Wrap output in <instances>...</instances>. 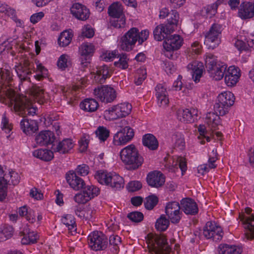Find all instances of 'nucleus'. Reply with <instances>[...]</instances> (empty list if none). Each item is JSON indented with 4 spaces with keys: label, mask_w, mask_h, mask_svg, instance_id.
I'll list each match as a JSON object with an SVG mask.
<instances>
[{
    "label": "nucleus",
    "mask_w": 254,
    "mask_h": 254,
    "mask_svg": "<svg viewBox=\"0 0 254 254\" xmlns=\"http://www.w3.org/2000/svg\"><path fill=\"white\" fill-rule=\"evenodd\" d=\"M198 110L194 108L190 109H179L177 111V119L185 123L193 122L198 116Z\"/></svg>",
    "instance_id": "15"
},
{
    "label": "nucleus",
    "mask_w": 254,
    "mask_h": 254,
    "mask_svg": "<svg viewBox=\"0 0 254 254\" xmlns=\"http://www.w3.org/2000/svg\"><path fill=\"white\" fill-rule=\"evenodd\" d=\"M172 140L176 147H179L180 149L184 148L185 142L184 136L181 133L175 132L172 136Z\"/></svg>",
    "instance_id": "50"
},
{
    "label": "nucleus",
    "mask_w": 254,
    "mask_h": 254,
    "mask_svg": "<svg viewBox=\"0 0 254 254\" xmlns=\"http://www.w3.org/2000/svg\"><path fill=\"white\" fill-rule=\"evenodd\" d=\"M72 36V32L69 30L63 32L58 39L60 46L65 47L68 45L71 41Z\"/></svg>",
    "instance_id": "47"
},
{
    "label": "nucleus",
    "mask_w": 254,
    "mask_h": 254,
    "mask_svg": "<svg viewBox=\"0 0 254 254\" xmlns=\"http://www.w3.org/2000/svg\"><path fill=\"white\" fill-rule=\"evenodd\" d=\"M112 74L111 69L106 65H103L97 68L96 74L94 76L96 82L102 83L106 78L109 77Z\"/></svg>",
    "instance_id": "29"
},
{
    "label": "nucleus",
    "mask_w": 254,
    "mask_h": 254,
    "mask_svg": "<svg viewBox=\"0 0 254 254\" xmlns=\"http://www.w3.org/2000/svg\"><path fill=\"white\" fill-rule=\"evenodd\" d=\"M147 184L152 187L159 188L162 186L165 182V178L163 174L159 171H154L148 174L146 177Z\"/></svg>",
    "instance_id": "19"
},
{
    "label": "nucleus",
    "mask_w": 254,
    "mask_h": 254,
    "mask_svg": "<svg viewBox=\"0 0 254 254\" xmlns=\"http://www.w3.org/2000/svg\"><path fill=\"white\" fill-rule=\"evenodd\" d=\"M124 7L119 2L113 3L108 8V14L116 19L111 21L113 26L118 28H124L126 26V18L124 12Z\"/></svg>",
    "instance_id": "3"
},
{
    "label": "nucleus",
    "mask_w": 254,
    "mask_h": 254,
    "mask_svg": "<svg viewBox=\"0 0 254 254\" xmlns=\"http://www.w3.org/2000/svg\"><path fill=\"white\" fill-rule=\"evenodd\" d=\"M1 127L2 130L5 133H9L12 129V124L9 122L8 119L6 116L5 114H3L2 116Z\"/></svg>",
    "instance_id": "60"
},
{
    "label": "nucleus",
    "mask_w": 254,
    "mask_h": 254,
    "mask_svg": "<svg viewBox=\"0 0 254 254\" xmlns=\"http://www.w3.org/2000/svg\"><path fill=\"white\" fill-rule=\"evenodd\" d=\"M251 211V208H246L245 212L247 214L241 217V220L243 221L244 227L246 229L245 237L247 240L254 238V215H250Z\"/></svg>",
    "instance_id": "12"
},
{
    "label": "nucleus",
    "mask_w": 254,
    "mask_h": 254,
    "mask_svg": "<svg viewBox=\"0 0 254 254\" xmlns=\"http://www.w3.org/2000/svg\"><path fill=\"white\" fill-rule=\"evenodd\" d=\"M62 223L64 225L72 235L76 231V225L74 216L71 214H64L61 218Z\"/></svg>",
    "instance_id": "34"
},
{
    "label": "nucleus",
    "mask_w": 254,
    "mask_h": 254,
    "mask_svg": "<svg viewBox=\"0 0 254 254\" xmlns=\"http://www.w3.org/2000/svg\"><path fill=\"white\" fill-rule=\"evenodd\" d=\"M157 103L160 107L165 108L169 105V100L165 83H158L155 88Z\"/></svg>",
    "instance_id": "14"
},
{
    "label": "nucleus",
    "mask_w": 254,
    "mask_h": 254,
    "mask_svg": "<svg viewBox=\"0 0 254 254\" xmlns=\"http://www.w3.org/2000/svg\"><path fill=\"white\" fill-rule=\"evenodd\" d=\"M4 180H6V184H5V197L7 195V188L8 183L10 182L11 183L15 185H17L20 180V177L18 174L12 170H8V172H5V175L4 177Z\"/></svg>",
    "instance_id": "39"
},
{
    "label": "nucleus",
    "mask_w": 254,
    "mask_h": 254,
    "mask_svg": "<svg viewBox=\"0 0 254 254\" xmlns=\"http://www.w3.org/2000/svg\"><path fill=\"white\" fill-rule=\"evenodd\" d=\"M187 68L190 71L193 81L195 83L198 82L204 71L203 64L201 62L193 61L188 65Z\"/></svg>",
    "instance_id": "21"
},
{
    "label": "nucleus",
    "mask_w": 254,
    "mask_h": 254,
    "mask_svg": "<svg viewBox=\"0 0 254 254\" xmlns=\"http://www.w3.org/2000/svg\"><path fill=\"white\" fill-rule=\"evenodd\" d=\"M142 144L150 150H155L158 147V142L156 137L152 134H146L142 137Z\"/></svg>",
    "instance_id": "36"
},
{
    "label": "nucleus",
    "mask_w": 254,
    "mask_h": 254,
    "mask_svg": "<svg viewBox=\"0 0 254 254\" xmlns=\"http://www.w3.org/2000/svg\"><path fill=\"white\" fill-rule=\"evenodd\" d=\"M241 74L239 68L235 66H230L225 73L224 80L228 86H233L236 84Z\"/></svg>",
    "instance_id": "20"
},
{
    "label": "nucleus",
    "mask_w": 254,
    "mask_h": 254,
    "mask_svg": "<svg viewBox=\"0 0 254 254\" xmlns=\"http://www.w3.org/2000/svg\"><path fill=\"white\" fill-rule=\"evenodd\" d=\"M109 130L103 126L99 127L95 131L96 136L102 141L107 139L109 136Z\"/></svg>",
    "instance_id": "55"
},
{
    "label": "nucleus",
    "mask_w": 254,
    "mask_h": 254,
    "mask_svg": "<svg viewBox=\"0 0 254 254\" xmlns=\"http://www.w3.org/2000/svg\"><path fill=\"white\" fill-rule=\"evenodd\" d=\"M179 165L180 169L182 171V175L187 170V166L186 158L183 157H177L176 161L173 162L172 168H170L172 170L175 171V168L178 169L177 166Z\"/></svg>",
    "instance_id": "49"
},
{
    "label": "nucleus",
    "mask_w": 254,
    "mask_h": 254,
    "mask_svg": "<svg viewBox=\"0 0 254 254\" xmlns=\"http://www.w3.org/2000/svg\"><path fill=\"white\" fill-rule=\"evenodd\" d=\"M71 13L77 19L86 20L90 15V11L87 7L81 3H74L70 8Z\"/></svg>",
    "instance_id": "18"
},
{
    "label": "nucleus",
    "mask_w": 254,
    "mask_h": 254,
    "mask_svg": "<svg viewBox=\"0 0 254 254\" xmlns=\"http://www.w3.org/2000/svg\"><path fill=\"white\" fill-rule=\"evenodd\" d=\"M179 15L176 10L172 11L170 17L168 19V23L166 24L169 27L173 28V32L179 23Z\"/></svg>",
    "instance_id": "52"
},
{
    "label": "nucleus",
    "mask_w": 254,
    "mask_h": 254,
    "mask_svg": "<svg viewBox=\"0 0 254 254\" xmlns=\"http://www.w3.org/2000/svg\"><path fill=\"white\" fill-rule=\"evenodd\" d=\"M217 7V4L215 3L207 5L202 9L201 15L205 17H211L215 14Z\"/></svg>",
    "instance_id": "51"
},
{
    "label": "nucleus",
    "mask_w": 254,
    "mask_h": 254,
    "mask_svg": "<svg viewBox=\"0 0 254 254\" xmlns=\"http://www.w3.org/2000/svg\"><path fill=\"white\" fill-rule=\"evenodd\" d=\"M143 214L139 211H133L128 214V218H129L132 222L135 223L140 222L143 220Z\"/></svg>",
    "instance_id": "64"
},
{
    "label": "nucleus",
    "mask_w": 254,
    "mask_h": 254,
    "mask_svg": "<svg viewBox=\"0 0 254 254\" xmlns=\"http://www.w3.org/2000/svg\"><path fill=\"white\" fill-rule=\"evenodd\" d=\"M98 107V102L93 99H86L80 104V107L82 110L89 112L96 111Z\"/></svg>",
    "instance_id": "42"
},
{
    "label": "nucleus",
    "mask_w": 254,
    "mask_h": 254,
    "mask_svg": "<svg viewBox=\"0 0 254 254\" xmlns=\"http://www.w3.org/2000/svg\"><path fill=\"white\" fill-rule=\"evenodd\" d=\"M198 131L199 133V135L198 136L197 138L200 144H204L205 143V139L207 142H209L211 140V138L209 136L205 135L206 130L204 126L200 125L198 127Z\"/></svg>",
    "instance_id": "59"
},
{
    "label": "nucleus",
    "mask_w": 254,
    "mask_h": 254,
    "mask_svg": "<svg viewBox=\"0 0 254 254\" xmlns=\"http://www.w3.org/2000/svg\"><path fill=\"white\" fill-rule=\"evenodd\" d=\"M218 159V154L217 150L213 149L209 154V159L208 163L205 164L200 165L198 167V172L203 174L204 172H208L211 169H214L216 167L215 162Z\"/></svg>",
    "instance_id": "26"
},
{
    "label": "nucleus",
    "mask_w": 254,
    "mask_h": 254,
    "mask_svg": "<svg viewBox=\"0 0 254 254\" xmlns=\"http://www.w3.org/2000/svg\"><path fill=\"white\" fill-rule=\"evenodd\" d=\"M205 65L210 76L216 80H220L224 76L227 65L217 59V57L211 53L205 55Z\"/></svg>",
    "instance_id": "2"
},
{
    "label": "nucleus",
    "mask_w": 254,
    "mask_h": 254,
    "mask_svg": "<svg viewBox=\"0 0 254 254\" xmlns=\"http://www.w3.org/2000/svg\"><path fill=\"white\" fill-rule=\"evenodd\" d=\"M88 245L94 251L104 249L107 245V239L102 233L94 231L89 234L88 237Z\"/></svg>",
    "instance_id": "9"
},
{
    "label": "nucleus",
    "mask_w": 254,
    "mask_h": 254,
    "mask_svg": "<svg viewBox=\"0 0 254 254\" xmlns=\"http://www.w3.org/2000/svg\"><path fill=\"white\" fill-rule=\"evenodd\" d=\"M172 32V28L169 27L167 24H161L156 27L153 31V35L155 40L161 41L164 39L167 35Z\"/></svg>",
    "instance_id": "28"
},
{
    "label": "nucleus",
    "mask_w": 254,
    "mask_h": 254,
    "mask_svg": "<svg viewBox=\"0 0 254 254\" xmlns=\"http://www.w3.org/2000/svg\"><path fill=\"white\" fill-rule=\"evenodd\" d=\"M127 122L124 120V125L121 126L122 129L118 131L114 137V141L116 145H124L127 143V132L126 125Z\"/></svg>",
    "instance_id": "31"
},
{
    "label": "nucleus",
    "mask_w": 254,
    "mask_h": 254,
    "mask_svg": "<svg viewBox=\"0 0 254 254\" xmlns=\"http://www.w3.org/2000/svg\"><path fill=\"white\" fill-rule=\"evenodd\" d=\"M181 209L179 203L177 201L170 202L167 204L165 207V213L172 223H178L181 219L183 213L181 211Z\"/></svg>",
    "instance_id": "10"
},
{
    "label": "nucleus",
    "mask_w": 254,
    "mask_h": 254,
    "mask_svg": "<svg viewBox=\"0 0 254 254\" xmlns=\"http://www.w3.org/2000/svg\"><path fill=\"white\" fill-rule=\"evenodd\" d=\"M66 180L69 186L75 190H80L85 186L84 181L73 171H69L66 174Z\"/></svg>",
    "instance_id": "23"
},
{
    "label": "nucleus",
    "mask_w": 254,
    "mask_h": 254,
    "mask_svg": "<svg viewBox=\"0 0 254 254\" xmlns=\"http://www.w3.org/2000/svg\"><path fill=\"white\" fill-rule=\"evenodd\" d=\"M5 172L0 165V200L2 201L5 198L6 180L4 177Z\"/></svg>",
    "instance_id": "48"
},
{
    "label": "nucleus",
    "mask_w": 254,
    "mask_h": 254,
    "mask_svg": "<svg viewBox=\"0 0 254 254\" xmlns=\"http://www.w3.org/2000/svg\"><path fill=\"white\" fill-rule=\"evenodd\" d=\"M146 70L144 68L138 69L135 76L134 83L137 85H141L146 78Z\"/></svg>",
    "instance_id": "56"
},
{
    "label": "nucleus",
    "mask_w": 254,
    "mask_h": 254,
    "mask_svg": "<svg viewBox=\"0 0 254 254\" xmlns=\"http://www.w3.org/2000/svg\"><path fill=\"white\" fill-rule=\"evenodd\" d=\"M74 146V142L70 138H65L59 142L57 145L53 144L52 150L61 154L68 153Z\"/></svg>",
    "instance_id": "25"
},
{
    "label": "nucleus",
    "mask_w": 254,
    "mask_h": 254,
    "mask_svg": "<svg viewBox=\"0 0 254 254\" xmlns=\"http://www.w3.org/2000/svg\"><path fill=\"white\" fill-rule=\"evenodd\" d=\"M144 160L134 144L128 145V171L136 170L142 165Z\"/></svg>",
    "instance_id": "7"
},
{
    "label": "nucleus",
    "mask_w": 254,
    "mask_h": 254,
    "mask_svg": "<svg viewBox=\"0 0 254 254\" xmlns=\"http://www.w3.org/2000/svg\"><path fill=\"white\" fill-rule=\"evenodd\" d=\"M181 208L188 215H194L198 212L196 202L190 198H184L181 201Z\"/></svg>",
    "instance_id": "27"
},
{
    "label": "nucleus",
    "mask_w": 254,
    "mask_h": 254,
    "mask_svg": "<svg viewBox=\"0 0 254 254\" xmlns=\"http://www.w3.org/2000/svg\"><path fill=\"white\" fill-rule=\"evenodd\" d=\"M0 92L5 94L10 99L11 104L13 106V110L17 115L23 117L26 115L34 116L36 114L37 108L26 96L16 94L10 87H2Z\"/></svg>",
    "instance_id": "1"
},
{
    "label": "nucleus",
    "mask_w": 254,
    "mask_h": 254,
    "mask_svg": "<svg viewBox=\"0 0 254 254\" xmlns=\"http://www.w3.org/2000/svg\"><path fill=\"white\" fill-rule=\"evenodd\" d=\"M235 99V96L232 92L225 91L219 94L217 100L220 101L221 104L226 105V107L230 108L233 105Z\"/></svg>",
    "instance_id": "37"
},
{
    "label": "nucleus",
    "mask_w": 254,
    "mask_h": 254,
    "mask_svg": "<svg viewBox=\"0 0 254 254\" xmlns=\"http://www.w3.org/2000/svg\"><path fill=\"white\" fill-rule=\"evenodd\" d=\"M169 225V220L164 216L161 217L157 220L155 224L156 228L160 231H165Z\"/></svg>",
    "instance_id": "53"
},
{
    "label": "nucleus",
    "mask_w": 254,
    "mask_h": 254,
    "mask_svg": "<svg viewBox=\"0 0 254 254\" xmlns=\"http://www.w3.org/2000/svg\"><path fill=\"white\" fill-rule=\"evenodd\" d=\"M148 246L152 250V254H169L171 249L163 237H153L147 241Z\"/></svg>",
    "instance_id": "5"
},
{
    "label": "nucleus",
    "mask_w": 254,
    "mask_h": 254,
    "mask_svg": "<svg viewBox=\"0 0 254 254\" xmlns=\"http://www.w3.org/2000/svg\"><path fill=\"white\" fill-rule=\"evenodd\" d=\"M203 234L207 239H212L213 241H220L223 236L221 227L214 222H207L203 228Z\"/></svg>",
    "instance_id": "8"
},
{
    "label": "nucleus",
    "mask_w": 254,
    "mask_h": 254,
    "mask_svg": "<svg viewBox=\"0 0 254 254\" xmlns=\"http://www.w3.org/2000/svg\"><path fill=\"white\" fill-rule=\"evenodd\" d=\"M71 65V59L69 55L64 54L60 56L57 61V66L59 69L64 70Z\"/></svg>",
    "instance_id": "45"
},
{
    "label": "nucleus",
    "mask_w": 254,
    "mask_h": 254,
    "mask_svg": "<svg viewBox=\"0 0 254 254\" xmlns=\"http://www.w3.org/2000/svg\"><path fill=\"white\" fill-rule=\"evenodd\" d=\"M55 139L53 132L50 130L41 131L35 138L36 143L41 146L52 144Z\"/></svg>",
    "instance_id": "24"
},
{
    "label": "nucleus",
    "mask_w": 254,
    "mask_h": 254,
    "mask_svg": "<svg viewBox=\"0 0 254 254\" xmlns=\"http://www.w3.org/2000/svg\"><path fill=\"white\" fill-rule=\"evenodd\" d=\"M189 54L191 55H199L201 53L202 46L198 41H195L193 42L190 48H189L187 50Z\"/></svg>",
    "instance_id": "63"
},
{
    "label": "nucleus",
    "mask_w": 254,
    "mask_h": 254,
    "mask_svg": "<svg viewBox=\"0 0 254 254\" xmlns=\"http://www.w3.org/2000/svg\"><path fill=\"white\" fill-rule=\"evenodd\" d=\"M205 122L211 129H216L220 125V118L215 112H209L206 115Z\"/></svg>",
    "instance_id": "32"
},
{
    "label": "nucleus",
    "mask_w": 254,
    "mask_h": 254,
    "mask_svg": "<svg viewBox=\"0 0 254 254\" xmlns=\"http://www.w3.org/2000/svg\"><path fill=\"white\" fill-rule=\"evenodd\" d=\"M83 191L87 196L90 197V200L99 193V189L94 186H87L84 188Z\"/></svg>",
    "instance_id": "61"
},
{
    "label": "nucleus",
    "mask_w": 254,
    "mask_h": 254,
    "mask_svg": "<svg viewBox=\"0 0 254 254\" xmlns=\"http://www.w3.org/2000/svg\"><path fill=\"white\" fill-rule=\"evenodd\" d=\"M158 198L155 195H150L147 197L144 202L145 207L148 210H151L157 204Z\"/></svg>",
    "instance_id": "62"
},
{
    "label": "nucleus",
    "mask_w": 254,
    "mask_h": 254,
    "mask_svg": "<svg viewBox=\"0 0 254 254\" xmlns=\"http://www.w3.org/2000/svg\"><path fill=\"white\" fill-rule=\"evenodd\" d=\"M183 39L179 35H173L167 38L163 43V47L167 52H172L179 49L183 45Z\"/></svg>",
    "instance_id": "16"
},
{
    "label": "nucleus",
    "mask_w": 254,
    "mask_h": 254,
    "mask_svg": "<svg viewBox=\"0 0 254 254\" xmlns=\"http://www.w3.org/2000/svg\"><path fill=\"white\" fill-rule=\"evenodd\" d=\"M127 115V103L126 102L109 107L104 113V118L108 121H113L124 118Z\"/></svg>",
    "instance_id": "6"
},
{
    "label": "nucleus",
    "mask_w": 254,
    "mask_h": 254,
    "mask_svg": "<svg viewBox=\"0 0 254 254\" xmlns=\"http://www.w3.org/2000/svg\"><path fill=\"white\" fill-rule=\"evenodd\" d=\"M124 186L123 178L115 172H112L108 186L116 189L123 188Z\"/></svg>",
    "instance_id": "38"
},
{
    "label": "nucleus",
    "mask_w": 254,
    "mask_h": 254,
    "mask_svg": "<svg viewBox=\"0 0 254 254\" xmlns=\"http://www.w3.org/2000/svg\"><path fill=\"white\" fill-rule=\"evenodd\" d=\"M15 70L17 76L21 81L29 79V76L31 74L33 65L28 62H25L23 64H17L15 65Z\"/></svg>",
    "instance_id": "22"
},
{
    "label": "nucleus",
    "mask_w": 254,
    "mask_h": 254,
    "mask_svg": "<svg viewBox=\"0 0 254 254\" xmlns=\"http://www.w3.org/2000/svg\"><path fill=\"white\" fill-rule=\"evenodd\" d=\"M20 127L22 131L26 134H31L38 128L35 121L27 119H23L21 120Z\"/></svg>",
    "instance_id": "30"
},
{
    "label": "nucleus",
    "mask_w": 254,
    "mask_h": 254,
    "mask_svg": "<svg viewBox=\"0 0 254 254\" xmlns=\"http://www.w3.org/2000/svg\"><path fill=\"white\" fill-rule=\"evenodd\" d=\"M222 26L217 23L213 24L205 35L204 44L208 49H214L221 42Z\"/></svg>",
    "instance_id": "4"
},
{
    "label": "nucleus",
    "mask_w": 254,
    "mask_h": 254,
    "mask_svg": "<svg viewBox=\"0 0 254 254\" xmlns=\"http://www.w3.org/2000/svg\"><path fill=\"white\" fill-rule=\"evenodd\" d=\"M35 64L36 68L35 70L34 69L33 71L36 74L34 77L36 79L41 80L48 76V71L38 61H35Z\"/></svg>",
    "instance_id": "43"
},
{
    "label": "nucleus",
    "mask_w": 254,
    "mask_h": 254,
    "mask_svg": "<svg viewBox=\"0 0 254 254\" xmlns=\"http://www.w3.org/2000/svg\"><path fill=\"white\" fill-rule=\"evenodd\" d=\"M111 173L107 171L100 170L96 172L94 177L100 184L108 186Z\"/></svg>",
    "instance_id": "44"
},
{
    "label": "nucleus",
    "mask_w": 254,
    "mask_h": 254,
    "mask_svg": "<svg viewBox=\"0 0 254 254\" xmlns=\"http://www.w3.org/2000/svg\"><path fill=\"white\" fill-rule=\"evenodd\" d=\"M229 107H226L223 104H221L220 101L217 100L214 105V112L219 114V116H224L229 111Z\"/></svg>",
    "instance_id": "57"
},
{
    "label": "nucleus",
    "mask_w": 254,
    "mask_h": 254,
    "mask_svg": "<svg viewBox=\"0 0 254 254\" xmlns=\"http://www.w3.org/2000/svg\"><path fill=\"white\" fill-rule=\"evenodd\" d=\"M121 244V238L118 235H112L109 238V248L114 254H118L119 251V245Z\"/></svg>",
    "instance_id": "46"
},
{
    "label": "nucleus",
    "mask_w": 254,
    "mask_h": 254,
    "mask_svg": "<svg viewBox=\"0 0 254 254\" xmlns=\"http://www.w3.org/2000/svg\"><path fill=\"white\" fill-rule=\"evenodd\" d=\"M95 96L100 101L106 103H110L116 97L115 89L108 86L95 88L94 90Z\"/></svg>",
    "instance_id": "11"
},
{
    "label": "nucleus",
    "mask_w": 254,
    "mask_h": 254,
    "mask_svg": "<svg viewBox=\"0 0 254 254\" xmlns=\"http://www.w3.org/2000/svg\"><path fill=\"white\" fill-rule=\"evenodd\" d=\"M31 96L40 104L44 103L48 99V95L44 90L39 87H33L31 91Z\"/></svg>",
    "instance_id": "33"
},
{
    "label": "nucleus",
    "mask_w": 254,
    "mask_h": 254,
    "mask_svg": "<svg viewBox=\"0 0 254 254\" xmlns=\"http://www.w3.org/2000/svg\"><path fill=\"white\" fill-rule=\"evenodd\" d=\"M238 14L242 19H248L254 17V1L242 2L239 7Z\"/></svg>",
    "instance_id": "17"
},
{
    "label": "nucleus",
    "mask_w": 254,
    "mask_h": 254,
    "mask_svg": "<svg viewBox=\"0 0 254 254\" xmlns=\"http://www.w3.org/2000/svg\"><path fill=\"white\" fill-rule=\"evenodd\" d=\"M95 50L94 45L91 43H83L79 47L81 64L86 66L89 63V59Z\"/></svg>",
    "instance_id": "13"
},
{
    "label": "nucleus",
    "mask_w": 254,
    "mask_h": 254,
    "mask_svg": "<svg viewBox=\"0 0 254 254\" xmlns=\"http://www.w3.org/2000/svg\"><path fill=\"white\" fill-rule=\"evenodd\" d=\"M139 31L137 28L133 27L128 31V45H134L138 41Z\"/></svg>",
    "instance_id": "54"
},
{
    "label": "nucleus",
    "mask_w": 254,
    "mask_h": 254,
    "mask_svg": "<svg viewBox=\"0 0 254 254\" xmlns=\"http://www.w3.org/2000/svg\"><path fill=\"white\" fill-rule=\"evenodd\" d=\"M22 236L21 242L23 245L34 244L37 242L38 238V236L36 232L30 231L28 229L24 230Z\"/></svg>",
    "instance_id": "35"
},
{
    "label": "nucleus",
    "mask_w": 254,
    "mask_h": 254,
    "mask_svg": "<svg viewBox=\"0 0 254 254\" xmlns=\"http://www.w3.org/2000/svg\"><path fill=\"white\" fill-rule=\"evenodd\" d=\"M33 155L34 156L46 161H50L54 157L53 152L46 149L36 150L33 152Z\"/></svg>",
    "instance_id": "41"
},
{
    "label": "nucleus",
    "mask_w": 254,
    "mask_h": 254,
    "mask_svg": "<svg viewBox=\"0 0 254 254\" xmlns=\"http://www.w3.org/2000/svg\"><path fill=\"white\" fill-rule=\"evenodd\" d=\"M219 254H241V250L235 246L221 244L218 248Z\"/></svg>",
    "instance_id": "40"
},
{
    "label": "nucleus",
    "mask_w": 254,
    "mask_h": 254,
    "mask_svg": "<svg viewBox=\"0 0 254 254\" xmlns=\"http://www.w3.org/2000/svg\"><path fill=\"white\" fill-rule=\"evenodd\" d=\"M1 241H4L11 238L13 234V229L10 226L0 227Z\"/></svg>",
    "instance_id": "58"
}]
</instances>
